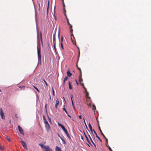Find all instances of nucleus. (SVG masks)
<instances>
[{
	"label": "nucleus",
	"instance_id": "obj_19",
	"mask_svg": "<svg viewBox=\"0 0 151 151\" xmlns=\"http://www.w3.org/2000/svg\"><path fill=\"white\" fill-rule=\"evenodd\" d=\"M62 129L63 130L64 132L65 133L67 132H68L67 130L65 129V127L63 126L62 128Z\"/></svg>",
	"mask_w": 151,
	"mask_h": 151
},
{
	"label": "nucleus",
	"instance_id": "obj_53",
	"mask_svg": "<svg viewBox=\"0 0 151 151\" xmlns=\"http://www.w3.org/2000/svg\"><path fill=\"white\" fill-rule=\"evenodd\" d=\"M83 88L85 90V91H86V88L85 87V86H84V87H83Z\"/></svg>",
	"mask_w": 151,
	"mask_h": 151
},
{
	"label": "nucleus",
	"instance_id": "obj_41",
	"mask_svg": "<svg viewBox=\"0 0 151 151\" xmlns=\"http://www.w3.org/2000/svg\"><path fill=\"white\" fill-rule=\"evenodd\" d=\"M73 32V29H70V32L72 33Z\"/></svg>",
	"mask_w": 151,
	"mask_h": 151
},
{
	"label": "nucleus",
	"instance_id": "obj_42",
	"mask_svg": "<svg viewBox=\"0 0 151 151\" xmlns=\"http://www.w3.org/2000/svg\"><path fill=\"white\" fill-rule=\"evenodd\" d=\"M65 133L66 134V135L67 137L68 136H70L69 134L68 133V132H66Z\"/></svg>",
	"mask_w": 151,
	"mask_h": 151
},
{
	"label": "nucleus",
	"instance_id": "obj_43",
	"mask_svg": "<svg viewBox=\"0 0 151 151\" xmlns=\"http://www.w3.org/2000/svg\"><path fill=\"white\" fill-rule=\"evenodd\" d=\"M49 1H48V6H49ZM48 8H47V13H48Z\"/></svg>",
	"mask_w": 151,
	"mask_h": 151
},
{
	"label": "nucleus",
	"instance_id": "obj_45",
	"mask_svg": "<svg viewBox=\"0 0 151 151\" xmlns=\"http://www.w3.org/2000/svg\"><path fill=\"white\" fill-rule=\"evenodd\" d=\"M69 26H69V28H70V29H72V25L70 24L69 25Z\"/></svg>",
	"mask_w": 151,
	"mask_h": 151
},
{
	"label": "nucleus",
	"instance_id": "obj_38",
	"mask_svg": "<svg viewBox=\"0 0 151 151\" xmlns=\"http://www.w3.org/2000/svg\"><path fill=\"white\" fill-rule=\"evenodd\" d=\"M62 1L63 3V6L64 7H65V4L64 3V0H62Z\"/></svg>",
	"mask_w": 151,
	"mask_h": 151
},
{
	"label": "nucleus",
	"instance_id": "obj_16",
	"mask_svg": "<svg viewBox=\"0 0 151 151\" xmlns=\"http://www.w3.org/2000/svg\"><path fill=\"white\" fill-rule=\"evenodd\" d=\"M43 119L45 124L48 123V122L47 121L44 115H43Z\"/></svg>",
	"mask_w": 151,
	"mask_h": 151
},
{
	"label": "nucleus",
	"instance_id": "obj_50",
	"mask_svg": "<svg viewBox=\"0 0 151 151\" xmlns=\"http://www.w3.org/2000/svg\"><path fill=\"white\" fill-rule=\"evenodd\" d=\"M55 41V35H53V43H55L54 41Z\"/></svg>",
	"mask_w": 151,
	"mask_h": 151
},
{
	"label": "nucleus",
	"instance_id": "obj_22",
	"mask_svg": "<svg viewBox=\"0 0 151 151\" xmlns=\"http://www.w3.org/2000/svg\"><path fill=\"white\" fill-rule=\"evenodd\" d=\"M68 79V78L67 76H65V77L64 78V80H63V85H64L65 84V81L67 80Z\"/></svg>",
	"mask_w": 151,
	"mask_h": 151
},
{
	"label": "nucleus",
	"instance_id": "obj_61",
	"mask_svg": "<svg viewBox=\"0 0 151 151\" xmlns=\"http://www.w3.org/2000/svg\"><path fill=\"white\" fill-rule=\"evenodd\" d=\"M81 138L82 139H83V137L82 136H81Z\"/></svg>",
	"mask_w": 151,
	"mask_h": 151
},
{
	"label": "nucleus",
	"instance_id": "obj_40",
	"mask_svg": "<svg viewBox=\"0 0 151 151\" xmlns=\"http://www.w3.org/2000/svg\"><path fill=\"white\" fill-rule=\"evenodd\" d=\"M67 23H68V24L69 25H70V24H71L69 22V19H67Z\"/></svg>",
	"mask_w": 151,
	"mask_h": 151
},
{
	"label": "nucleus",
	"instance_id": "obj_31",
	"mask_svg": "<svg viewBox=\"0 0 151 151\" xmlns=\"http://www.w3.org/2000/svg\"><path fill=\"white\" fill-rule=\"evenodd\" d=\"M53 47H54V50L55 51V52H56V53H57V50H56V48L55 43H54Z\"/></svg>",
	"mask_w": 151,
	"mask_h": 151
},
{
	"label": "nucleus",
	"instance_id": "obj_2",
	"mask_svg": "<svg viewBox=\"0 0 151 151\" xmlns=\"http://www.w3.org/2000/svg\"><path fill=\"white\" fill-rule=\"evenodd\" d=\"M39 145L41 147L43 151H50L51 150V149L49 146H45L41 144H39Z\"/></svg>",
	"mask_w": 151,
	"mask_h": 151
},
{
	"label": "nucleus",
	"instance_id": "obj_9",
	"mask_svg": "<svg viewBox=\"0 0 151 151\" xmlns=\"http://www.w3.org/2000/svg\"><path fill=\"white\" fill-rule=\"evenodd\" d=\"M70 98H71V102H72V105L74 109H75V106H74V103H73V96L72 94H71V95L70 96Z\"/></svg>",
	"mask_w": 151,
	"mask_h": 151
},
{
	"label": "nucleus",
	"instance_id": "obj_30",
	"mask_svg": "<svg viewBox=\"0 0 151 151\" xmlns=\"http://www.w3.org/2000/svg\"><path fill=\"white\" fill-rule=\"evenodd\" d=\"M63 110L67 114H68V112L66 110V109L65 108H63Z\"/></svg>",
	"mask_w": 151,
	"mask_h": 151
},
{
	"label": "nucleus",
	"instance_id": "obj_58",
	"mask_svg": "<svg viewBox=\"0 0 151 151\" xmlns=\"http://www.w3.org/2000/svg\"><path fill=\"white\" fill-rule=\"evenodd\" d=\"M58 136L60 138V137H61L60 135L59 134H58Z\"/></svg>",
	"mask_w": 151,
	"mask_h": 151
},
{
	"label": "nucleus",
	"instance_id": "obj_10",
	"mask_svg": "<svg viewBox=\"0 0 151 151\" xmlns=\"http://www.w3.org/2000/svg\"><path fill=\"white\" fill-rule=\"evenodd\" d=\"M59 35H60V34L59 33L58 35V37H59V42H60ZM59 45L62 48V49L63 50H64V47H63V43L62 42H60Z\"/></svg>",
	"mask_w": 151,
	"mask_h": 151
},
{
	"label": "nucleus",
	"instance_id": "obj_49",
	"mask_svg": "<svg viewBox=\"0 0 151 151\" xmlns=\"http://www.w3.org/2000/svg\"><path fill=\"white\" fill-rule=\"evenodd\" d=\"M61 42H62H62H63V37L62 36V37H61Z\"/></svg>",
	"mask_w": 151,
	"mask_h": 151
},
{
	"label": "nucleus",
	"instance_id": "obj_12",
	"mask_svg": "<svg viewBox=\"0 0 151 151\" xmlns=\"http://www.w3.org/2000/svg\"><path fill=\"white\" fill-rule=\"evenodd\" d=\"M93 131L94 133V134H95L96 135V137L100 140V142H102V140L100 138V137L98 136L96 133V132L93 129Z\"/></svg>",
	"mask_w": 151,
	"mask_h": 151
},
{
	"label": "nucleus",
	"instance_id": "obj_4",
	"mask_svg": "<svg viewBox=\"0 0 151 151\" xmlns=\"http://www.w3.org/2000/svg\"><path fill=\"white\" fill-rule=\"evenodd\" d=\"M18 129L19 130L20 134L24 135L23 130L22 128L19 125H18Z\"/></svg>",
	"mask_w": 151,
	"mask_h": 151
},
{
	"label": "nucleus",
	"instance_id": "obj_55",
	"mask_svg": "<svg viewBox=\"0 0 151 151\" xmlns=\"http://www.w3.org/2000/svg\"><path fill=\"white\" fill-rule=\"evenodd\" d=\"M68 138H69V139H70L71 138V137H70V136H68Z\"/></svg>",
	"mask_w": 151,
	"mask_h": 151
},
{
	"label": "nucleus",
	"instance_id": "obj_36",
	"mask_svg": "<svg viewBox=\"0 0 151 151\" xmlns=\"http://www.w3.org/2000/svg\"><path fill=\"white\" fill-rule=\"evenodd\" d=\"M19 87L20 88H22H22H24H24H25V87H24V86H19Z\"/></svg>",
	"mask_w": 151,
	"mask_h": 151
},
{
	"label": "nucleus",
	"instance_id": "obj_5",
	"mask_svg": "<svg viewBox=\"0 0 151 151\" xmlns=\"http://www.w3.org/2000/svg\"><path fill=\"white\" fill-rule=\"evenodd\" d=\"M20 142H21L23 146V147L26 149H27V145L26 142L23 140H21L20 141Z\"/></svg>",
	"mask_w": 151,
	"mask_h": 151
},
{
	"label": "nucleus",
	"instance_id": "obj_29",
	"mask_svg": "<svg viewBox=\"0 0 151 151\" xmlns=\"http://www.w3.org/2000/svg\"><path fill=\"white\" fill-rule=\"evenodd\" d=\"M93 107L92 109L94 111H95V110L96 109V107L94 105H93Z\"/></svg>",
	"mask_w": 151,
	"mask_h": 151
},
{
	"label": "nucleus",
	"instance_id": "obj_39",
	"mask_svg": "<svg viewBox=\"0 0 151 151\" xmlns=\"http://www.w3.org/2000/svg\"><path fill=\"white\" fill-rule=\"evenodd\" d=\"M48 119H49V121L50 122V123H51V119L49 117V116H48Z\"/></svg>",
	"mask_w": 151,
	"mask_h": 151
},
{
	"label": "nucleus",
	"instance_id": "obj_60",
	"mask_svg": "<svg viewBox=\"0 0 151 151\" xmlns=\"http://www.w3.org/2000/svg\"><path fill=\"white\" fill-rule=\"evenodd\" d=\"M15 116L16 118H17V114H15Z\"/></svg>",
	"mask_w": 151,
	"mask_h": 151
},
{
	"label": "nucleus",
	"instance_id": "obj_1",
	"mask_svg": "<svg viewBox=\"0 0 151 151\" xmlns=\"http://www.w3.org/2000/svg\"><path fill=\"white\" fill-rule=\"evenodd\" d=\"M37 55L38 59V64L39 63L41 64V48L40 45V41L39 39V33L37 31Z\"/></svg>",
	"mask_w": 151,
	"mask_h": 151
},
{
	"label": "nucleus",
	"instance_id": "obj_17",
	"mask_svg": "<svg viewBox=\"0 0 151 151\" xmlns=\"http://www.w3.org/2000/svg\"><path fill=\"white\" fill-rule=\"evenodd\" d=\"M71 83H70V81H69V82H68L69 88V89H72V87L71 85Z\"/></svg>",
	"mask_w": 151,
	"mask_h": 151
},
{
	"label": "nucleus",
	"instance_id": "obj_18",
	"mask_svg": "<svg viewBox=\"0 0 151 151\" xmlns=\"http://www.w3.org/2000/svg\"><path fill=\"white\" fill-rule=\"evenodd\" d=\"M55 6L54 9V18L55 19H56V17H55Z\"/></svg>",
	"mask_w": 151,
	"mask_h": 151
},
{
	"label": "nucleus",
	"instance_id": "obj_28",
	"mask_svg": "<svg viewBox=\"0 0 151 151\" xmlns=\"http://www.w3.org/2000/svg\"><path fill=\"white\" fill-rule=\"evenodd\" d=\"M65 12H66V11L65 10V8H64V15L66 19H68V18H67V17L66 15Z\"/></svg>",
	"mask_w": 151,
	"mask_h": 151
},
{
	"label": "nucleus",
	"instance_id": "obj_59",
	"mask_svg": "<svg viewBox=\"0 0 151 151\" xmlns=\"http://www.w3.org/2000/svg\"><path fill=\"white\" fill-rule=\"evenodd\" d=\"M68 116L70 117H71V116H70V115L68 114H67Z\"/></svg>",
	"mask_w": 151,
	"mask_h": 151
},
{
	"label": "nucleus",
	"instance_id": "obj_34",
	"mask_svg": "<svg viewBox=\"0 0 151 151\" xmlns=\"http://www.w3.org/2000/svg\"><path fill=\"white\" fill-rule=\"evenodd\" d=\"M58 125L59 126H60L62 128L64 126L62 124L60 123H58Z\"/></svg>",
	"mask_w": 151,
	"mask_h": 151
},
{
	"label": "nucleus",
	"instance_id": "obj_48",
	"mask_svg": "<svg viewBox=\"0 0 151 151\" xmlns=\"http://www.w3.org/2000/svg\"><path fill=\"white\" fill-rule=\"evenodd\" d=\"M75 81H76V83L77 85L78 86L79 85V84H78V82L77 81V80L76 79H75Z\"/></svg>",
	"mask_w": 151,
	"mask_h": 151
},
{
	"label": "nucleus",
	"instance_id": "obj_21",
	"mask_svg": "<svg viewBox=\"0 0 151 151\" xmlns=\"http://www.w3.org/2000/svg\"><path fill=\"white\" fill-rule=\"evenodd\" d=\"M80 50H79V52H78V60H77V63H78V60H79V56H80ZM76 66L77 67V68H78V64H77V63L76 64Z\"/></svg>",
	"mask_w": 151,
	"mask_h": 151
},
{
	"label": "nucleus",
	"instance_id": "obj_44",
	"mask_svg": "<svg viewBox=\"0 0 151 151\" xmlns=\"http://www.w3.org/2000/svg\"><path fill=\"white\" fill-rule=\"evenodd\" d=\"M47 104H46L45 105V108L46 111H47Z\"/></svg>",
	"mask_w": 151,
	"mask_h": 151
},
{
	"label": "nucleus",
	"instance_id": "obj_64",
	"mask_svg": "<svg viewBox=\"0 0 151 151\" xmlns=\"http://www.w3.org/2000/svg\"><path fill=\"white\" fill-rule=\"evenodd\" d=\"M73 37V39L75 38V37H74V36Z\"/></svg>",
	"mask_w": 151,
	"mask_h": 151
},
{
	"label": "nucleus",
	"instance_id": "obj_3",
	"mask_svg": "<svg viewBox=\"0 0 151 151\" xmlns=\"http://www.w3.org/2000/svg\"><path fill=\"white\" fill-rule=\"evenodd\" d=\"M98 129L101 133V135L103 136L104 138L105 139L106 143H108V139L103 134V133L102 132V131L100 128V127L99 125V126H98Z\"/></svg>",
	"mask_w": 151,
	"mask_h": 151
},
{
	"label": "nucleus",
	"instance_id": "obj_8",
	"mask_svg": "<svg viewBox=\"0 0 151 151\" xmlns=\"http://www.w3.org/2000/svg\"><path fill=\"white\" fill-rule=\"evenodd\" d=\"M83 132H84V133L85 137L86 138V139L87 141L91 145V146H93V145H92L91 144L90 142V141H89V139H88L87 136L86 134H85V132H84V131H83Z\"/></svg>",
	"mask_w": 151,
	"mask_h": 151
},
{
	"label": "nucleus",
	"instance_id": "obj_13",
	"mask_svg": "<svg viewBox=\"0 0 151 151\" xmlns=\"http://www.w3.org/2000/svg\"><path fill=\"white\" fill-rule=\"evenodd\" d=\"M88 135L89 137V138L90 139V140L91 142L92 143V144L94 145L95 146V148L96 149H97L96 146L95 144L94 143V142H93V141L92 140V139L91 138V136L89 134H88Z\"/></svg>",
	"mask_w": 151,
	"mask_h": 151
},
{
	"label": "nucleus",
	"instance_id": "obj_23",
	"mask_svg": "<svg viewBox=\"0 0 151 151\" xmlns=\"http://www.w3.org/2000/svg\"><path fill=\"white\" fill-rule=\"evenodd\" d=\"M83 120H84V124H85V126H86V128L87 129V130H88L89 131V129H88V127H87V124H86V123L85 120V119H84V118H83Z\"/></svg>",
	"mask_w": 151,
	"mask_h": 151
},
{
	"label": "nucleus",
	"instance_id": "obj_15",
	"mask_svg": "<svg viewBox=\"0 0 151 151\" xmlns=\"http://www.w3.org/2000/svg\"><path fill=\"white\" fill-rule=\"evenodd\" d=\"M59 105V102L58 100L57 99L56 100V104L55 105V107L56 109H57L58 106Z\"/></svg>",
	"mask_w": 151,
	"mask_h": 151
},
{
	"label": "nucleus",
	"instance_id": "obj_25",
	"mask_svg": "<svg viewBox=\"0 0 151 151\" xmlns=\"http://www.w3.org/2000/svg\"><path fill=\"white\" fill-rule=\"evenodd\" d=\"M33 87L38 92V93H39L40 92V91L38 89V88L37 87H36V86H35L34 85L33 86Z\"/></svg>",
	"mask_w": 151,
	"mask_h": 151
},
{
	"label": "nucleus",
	"instance_id": "obj_63",
	"mask_svg": "<svg viewBox=\"0 0 151 151\" xmlns=\"http://www.w3.org/2000/svg\"><path fill=\"white\" fill-rule=\"evenodd\" d=\"M87 94H88V92H87V93H86V96H87Z\"/></svg>",
	"mask_w": 151,
	"mask_h": 151
},
{
	"label": "nucleus",
	"instance_id": "obj_47",
	"mask_svg": "<svg viewBox=\"0 0 151 151\" xmlns=\"http://www.w3.org/2000/svg\"><path fill=\"white\" fill-rule=\"evenodd\" d=\"M80 84L83 87L84 86L83 83H80Z\"/></svg>",
	"mask_w": 151,
	"mask_h": 151
},
{
	"label": "nucleus",
	"instance_id": "obj_62",
	"mask_svg": "<svg viewBox=\"0 0 151 151\" xmlns=\"http://www.w3.org/2000/svg\"><path fill=\"white\" fill-rule=\"evenodd\" d=\"M87 144V145H88V146L89 147H90V145H89V144Z\"/></svg>",
	"mask_w": 151,
	"mask_h": 151
},
{
	"label": "nucleus",
	"instance_id": "obj_56",
	"mask_svg": "<svg viewBox=\"0 0 151 151\" xmlns=\"http://www.w3.org/2000/svg\"><path fill=\"white\" fill-rule=\"evenodd\" d=\"M68 138H69V139H70L71 138V137H70V136H68Z\"/></svg>",
	"mask_w": 151,
	"mask_h": 151
},
{
	"label": "nucleus",
	"instance_id": "obj_11",
	"mask_svg": "<svg viewBox=\"0 0 151 151\" xmlns=\"http://www.w3.org/2000/svg\"><path fill=\"white\" fill-rule=\"evenodd\" d=\"M67 76L69 77H70L72 75V73H71L69 70H67Z\"/></svg>",
	"mask_w": 151,
	"mask_h": 151
},
{
	"label": "nucleus",
	"instance_id": "obj_7",
	"mask_svg": "<svg viewBox=\"0 0 151 151\" xmlns=\"http://www.w3.org/2000/svg\"><path fill=\"white\" fill-rule=\"evenodd\" d=\"M0 114V115L1 116V118L3 119H5V116L4 115V113L2 112V109L1 108Z\"/></svg>",
	"mask_w": 151,
	"mask_h": 151
},
{
	"label": "nucleus",
	"instance_id": "obj_20",
	"mask_svg": "<svg viewBox=\"0 0 151 151\" xmlns=\"http://www.w3.org/2000/svg\"><path fill=\"white\" fill-rule=\"evenodd\" d=\"M73 36H73V34H72V33H71V40H72V42H73V44H75V43H76V42H73V38H72V37H73Z\"/></svg>",
	"mask_w": 151,
	"mask_h": 151
},
{
	"label": "nucleus",
	"instance_id": "obj_6",
	"mask_svg": "<svg viewBox=\"0 0 151 151\" xmlns=\"http://www.w3.org/2000/svg\"><path fill=\"white\" fill-rule=\"evenodd\" d=\"M45 127L48 132H49V129L50 128V125L48 123L45 124Z\"/></svg>",
	"mask_w": 151,
	"mask_h": 151
},
{
	"label": "nucleus",
	"instance_id": "obj_52",
	"mask_svg": "<svg viewBox=\"0 0 151 151\" xmlns=\"http://www.w3.org/2000/svg\"><path fill=\"white\" fill-rule=\"evenodd\" d=\"M80 119H82V116L81 115H79V117H78Z\"/></svg>",
	"mask_w": 151,
	"mask_h": 151
},
{
	"label": "nucleus",
	"instance_id": "obj_24",
	"mask_svg": "<svg viewBox=\"0 0 151 151\" xmlns=\"http://www.w3.org/2000/svg\"><path fill=\"white\" fill-rule=\"evenodd\" d=\"M60 139L63 142V143L64 144H65L66 142L64 139H63L62 137H60Z\"/></svg>",
	"mask_w": 151,
	"mask_h": 151
},
{
	"label": "nucleus",
	"instance_id": "obj_54",
	"mask_svg": "<svg viewBox=\"0 0 151 151\" xmlns=\"http://www.w3.org/2000/svg\"><path fill=\"white\" fill-rule=\"evenodd\" d=\"M93 129H90V131H91V132L92 133H93Z\"/></svg>",
	"mask_w": 151,
	"mask_h": 151
},
{
	"label": "nucleus",
	"instance_id": "obj_33",
	"mask_svg": "<svg viewBox=\"0 0 151 151\" xmlns=\"http://www.w3.org/2000/svg\"><path fill=\"white\" fill-rule=\"evenodd\" d=\"M88 125L90 130L91 129H92V128L90 123H89V124H88Z\"/></svg>",
	"mask_w": 151,
	"mask_h": 151
},
{
	"label": "nucleus",
	"instance_id": "obj_26",
	"mask_svg": "<svg viewBox=\"0 0 151 151\" xmlns=\"http://www.w3.org/2000/svg\"><path fill=\"white\" fill-rule=\"evenodd\" d=\"M106 146L107 147L110 151H113L111 149V148L109 147V145H107V143L105 144Z\"/></svg>",
	"mask_w": 151,
	"mask_h": 151
},
{
	"label": "nucleus",
	"instance_id": "obj_37",
	"mask_svg": "<svg viewBox=\"0 0 151 151\" xmlns=\"http://www.w3.org/2000/svg\"><path fill=\"white\" fill-rule=\"evenodd\" d=\"M43 81H44V82L45 83V84L46 85V86H47L48 84H47V82H46V81L44 79L43 80Z\"/></svg>",
	"mask_w": 151,
	"mask_h": 151
},
{
	"label": "nucleus",
	"instance_id": "obj_46",
	"mask_svg": "<svg viewBox=\"0 0 151 151\" xmlns=\"http://www.w3.org/2000/svg\"><path fill=\"white\" fill-rule=\"evenodd\" d=\"M78 69L79 71L80 72H81V68L79 67L77 68Z\"/></svg>",
	"mask_w": 151,
	"mask_h": 151
},
{
	"label": "nucleus",
	"instance_id": "obj_51",
	"mask_svg": "<svg viewBox=\"0 0 151 151\" xmlns=\"http://www.w3.org/2000/svg\"><path fill=\"white\" fill-rule=\"evenodd\" d=\"M52 92H53V95L54 96L55 95V92L54 90L52 89Z\"/></svg>",
	"mask_w": 151,
	"mask_h": 151
},
{
	"label": "nucleus",
	"instance_id": "obj_57",
	"mask_svg": "<svg viewBox=\"0 0 151 151\" xmlns=\"http://www.w3.org/2000/svg\"><path fill=\"white\" fill-rule=\"evenodd\" d=\"M9 141H10V139H9V138H6Z\"/></svg>",
	"mask_w": 151,
	"mask_h": 151
},
{
	"label": "nucleus",
	"instance_id": "obj_27",
	"mask_svg": "<svg viewBox=\"0 0 151 151\" xmlns=\"http://www.w3.org/2000/svg\"><path fill=\"white\" fill-rule=\"evenodd\" d=\"M40 40L41 41L42 43V33L41 32H40Z\"/></svg>",
	"mask_w": 151,
	"mask_h": 151
},
{
	"label": "nucleus",
	"instance_id": "obj_32",
	"mask_svg": "<svg viewBox=\"0 0 151 151\" xmlns=\"http://www.w3.org/2000/svg\"><path fill=\"white\" fill-rule=\"evenodd\" d=\"M79 81L80 83H81V82H83V79L82 78H79Z\"/></svg>",
	"mask_w": 151,
	"mask_h": 151
},
{
	"label": "nucleus",
	"instance_id": "obj_35",
	"mask_svg": "<svg viewBox=\"0 0 151 151\" xmlns=\"http://www.w3.org/2000/svg\"><path fill=\"white\" fill-rule=\"evenodd\" d=\"M82 72H81H81H80V74H79V78H82Z\"/></svg>",
	"mask_w": 151,
	"mask_h": 151
},
{
	"label": "nucleus",
	"instance_id": "obj_14",
	"mask_svg": "<svg viewBox=\"0 0 151 151\" xmlns=\"http://www.w3.org/2000/svg\"><path fill=\"white\" fill-rule=\"evenodd\" d=\"M55 151H61V148L59 147L56 146L55 148Z\"/></svg>",
	"mask_w": 151,
	"mask_h": 151
}]
</instances>
